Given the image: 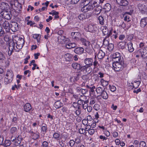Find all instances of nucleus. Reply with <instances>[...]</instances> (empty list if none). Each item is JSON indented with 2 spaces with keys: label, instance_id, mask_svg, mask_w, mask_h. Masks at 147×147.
Segmentation results:
<instances>
[{
  "label": "nucleus",
  "instance_id": "864d4df0",
  "mask_svg": "<svg viewBox=\"0 0 147 147\" xmlns=\"http://www.w3.org/2000/svg\"><path fill=\"white\" fill-rule=\"evenodd\" d=\"M60 136V135L57 133H55L53 134V137L55 139L57 140H58Z\"/></svg>",
  "mask_w": 147,
  "mask_h": 147
},
{
  "label": "nucleus",
  "instance_id": "4be33fe9",
  "mask_svg": "<svg viewBox=\"0 0 147 147\" xmlns=\"http://www.w3.org/2000/svg\"><path fill=\"white\" fill-rule=\"evenodd\" d=\"M113 58L115 59V61H120L123 60L122 58L120 57V53L118 52H116L113 54Z\"/></svg>",
  "mask_w": 147,
  "mask_h": 147
},
{
  "label": "nucleus",
  "instance_id": "f257e3e1",
  "mask_svg": "<svg viewBox=\"0 0 147 147\" xmlns=\"http://www.w3.org/2000/svg\"><path fill=\"white\" fill-rule=\"evenodd\" d=\"M124 64L123 60L115 61L113 63V68L115 71H119L123 69Z\"/></svg>",
  "mask_w": 147,
  "mask_h": 147
},
{
  "label": "nucleus",
  "instance_id": "37998d69",
  "mask_svg": "<svg viewBox=\"0 0 147 147\" xmlns=\"http://www.w3.org/2000/svg\"><path fill=\"white\" fill-rule=\"evenodd\" d=\"M42 131L45 134L46 133L47 129V126L45 125L42 126L41 127Z\"/></svg>",
  "mask_w": 147,
  "mask_h": 147
},
{
  "label": "nucleus",
  "instance_id": "09e8293b",
  "mask_svg": "<svg viewBox=\"0 0 147 147\" xmlns=\"http://www.w3.org/2000/svg\"><path fill=\"white\" fill-rule=\"evenodd\" d=\"M33 138L34 140H36L39 137V133H34L32 135Z\"/></svg>",
  "mask_w": 147,
  "mask_h": 147
},
{
  "label": "nucleus",
  "instance_id": "b1692460",
  "mask_svg": "<svg viewBox=\"0 0 147 147\" xmlns=\"http://www.w3.org/2000/svg\"><path fill=\"white\" fill-rule=\"evenodd\" d=\"M24 109L26 112L29 111L32 109L31 105L29 103H26L24 107Z\"/></svg>",
  "mask_w": 147,
  "mask_h": 147
},
{
  "label": "nucleus",
  "instance_id": "79ce46f5",
  "mask_svg": "<svg viewBox=\"0 0 147 147\" xmlns=\"http://www.w3.org/2000/svg\"><path fill=\"white\" fill-rule=\"evenodd\" d=\"M108 38L106 36L103 40V44L105 46H107L109 44V40L107 39Z\"/></svg>",
  "mask_w": 147,
  "mask_h": 147
},
{
  "label": "nucleus",
  "instance_id": "c9c22d12",
  "mask_svg": "<svg viewBox=\"0 0 147 147\" xmlns=\"http://www.w3.org/2000/svg\"><path fill=\"white\" fill-rule=\"evenodd\" d=\"M77 99H79L84 102V103L86 102V97L84 95H79V98H77Z\"/></svg>",
  "mask_w": 147,
  "mask_h": 147
},
{
  "label": "nucleus",
  "instance_id": "f8f14e48",
  "mask_svg": "<svg viewBox=\"0 0 147 147\" xmlns=\"http://www.w3.org/2000/svg\"><path fill=\"white\" fill-rule=\"evenodd\" d=\"M11 25V29L13 32H15L18 30V24L17 22H12Z\"/></svg>",
  "mask_w": 147,
  "mask_h": 147
},
{
  "label": "nucleus",
  "instance_id": "bf43d9fd",
  "mask_svg": "<svg viewBox=\"0 0 147 147\" xmlns=\"http://www.w3.org/2000/svg\"><path fill=\"white\" fill-rule=\"evenodd\" d=\"M4 34V32L3 30H2V28L0 25V36H3Z\"/></svg>",
  "mask_w": 147,
  "mask_h": 147
},
{
  "label": "nucleus",
  "instance_id": "de8ad7c7",
  "mask_svg": "<svg viewBox=\"0 0 147 147\" xmlns=\"http://www.w3.org/2000/svg\"><path fill=\"white\" fill-rule=\"evenodd\" d=\"M100 0H92V1L90 3H92V4H93L95 5V7L98 4V3H100Z\"/></svg>",
  "mask_w": 147,
  "mask_h": 147
},
{
  "label": "nucleus",
  "instance_id": "2eb2a0df",
  "mask_svg": "<svg viewBox=\"0 0 147 147\" xmlns=\"http://www.w3.org/2000/svg\"><path fill=\"white\" fill-rule=\"evenodd\" d=\"M65 61H70L73 60V56L69 53H66L63 56Z\"/></svg>",
  "mask_w": 147,
  "mask_h": 147
},
{
  "label": "nucleus",
  "instance_id": "69168bd1",
  "mask_svg": "<svg viewBox=\"0 0 147 147\" xmlns=\"http://www.w3.org/2000/svg\"><path fill=\"white\" fill-rule=\"evenodd\" d=\"M30 57L29 56H27L25 59H24V64H26L28 62V60L30 59Z\"/></svg>",
  "mask_w": 147,
  "mask_h": 147
},
{
  "label": "nucleus",
  "instance_id": "0e129e2a",
  "mask_svg": "<svg viewBox=\"0 0 147 147\" xmlns=\"http://www.w3.org/2000/svg\"><path fill=\"white\" fill-rule=\"evenodd\" d=\"M86 102L84 103L82 105L83 108L84 109H86L88 107V105L86 103Z\"/></svg>",
  "mask_w": 147,
  "mask_h": 147
},
{
  "label": "nucleus",
  "instance_id": "9b49d317",
  "mask_svg": "<svg viewBox=\"0 0 147 147\" xmlns=\"http://www.w3.org/2000/svg\"><path fill=\"white\" fill-rule=\"evenodd\" d=\"M81 41L82 44L86 47V50H88L91 48V46L90 42L83 38L81 39Z\"/></svg>",
  "mask_w": 147,
  "mask_h": 147
},
{
  "label": "nucleus",
  "instance_id": "7c9ffc66",
  "mask_svg": "<svg viewBox=\"0 0 147 147\" xmlns=\"http://www.w3.org/2000/svg\"><path fill=\"white\" fill-rule=\"evenodd\" d=\"M15 142L14 143V144L16 146L18 145L21 143V138L20 136H19L18 137L15 138Z\"/></svg>",
  "mask_w": 147,
  "mask_h": 147
},
{
  "label": "nucleus",
  "instance_id": "6e6d98bb",
  "mask_svg": "<svg viewBox=\"0 0 147 147\" xmlns=\"http://www.w3.org/2000/svg\"><path fill=\"white\" fill-rule=\"evenodd\" d=\"M87 90L85 89H81L80 91L83 94H85L87 92Z\"/></svg>",
  "mask_w": 147,
  "mask_h": 147
},
{
  "label": "nucleus",
  "instance_id": "680f3d73",
  "mask_svg": "<svg viewBox=\"0 0 147 147\" xmlns=\"http://www.w3.org/2000/svg\"><path fill=\"white\" fill-rule=\"evenodd\" d=\"M49 14L50 15H52L53 16L58 14V13L55 11H52L51 12H49Z\"/></svg>",
  "mask_w": 147,
  "mask_h": 147
},
{
  "label": "nucleus",
  "instance_id": "39448f33",
  "mask_svg": "<svg viewBox=\"0 0 147 147\" xmlns=\"http://www.w3.org/2000/svg\"><path fill=\"white\" fill-rule=\"evenodd\" d=\"M16 43V45H15V48L19 50L21 49L24 45V40L23 38L19 37Z\"/></svg>",
  "mask_w": 147,
  "mask_h": 147
},
{
  "label": "nucleus",
  "instance_id": "4d7b16f0",
  "mask_svg": "<svg viewBox=\"0 0 147 147\" xmlns=\"http://www.w3.org/2000/svg\"><path fill=\"white\" fill-rule=\"evenodd\" d=\"M5 57L3 53L0 51V60H3Z\"/></svg>",
  "mask_w": 147,
  "mask_h": 147
},
{
  "label": "nucleus",
  "instance_id": "4468645a",
  "mask_svg": "<svg viewBox=\"0 0 147 147\" xmlns=\"http://www.w3.org/2000/svg\"><path fill=\"white\" fill-rule=\"evenodd\" d=\"M58 40L60 43L63 44L66 43L67 41L69 40V39L66 38L64 36L60 35L58 37Z\"/></svg>",
  "mask_w": 147,
  "mask_h": 147
},
{
  "label": "nucleus",
  "instance_id": "1a4fd4ad",
  "mask_svg": "<svg viewBox=\"0 0 147 147\" xmlns=\"http://www.w3.org/2000/svg\"><path fill=\"white\" fill-rule=\"evenodd\" d=\"M10 4L12 7L14 9L20 7L21 6V5L19 3L18 1L16 0H11Z\"/></svg>",
  "mask_w": 147,
  "mask_h": 147
},
{
  "label": "nucleus",
  "instance_id": "ea45409f",
  "mask_svg": "<svg viewBox=\"0 0 147 147\" xmlns=\"http://www.w3.org/2000/svg\"><path fill=\"white\" fill-rule=\"evenodd\" d=\"M54 106L57 109L60 108L61 106V104L60 102L57 101L55 103Z\"/></svg>",
  "mask_w": 147,
  "mask_h": 147
},
{
  "label": "nucleus",
  "instance_id": "412c9836",
  "mask_svg": "<svg viewBox=\"0 0 147 147\" xmlns=\"http://www.w3.org/2000/svg\"><path fill=\"white\" fill-rule=\"evenodd\" d=\"M105 55V53L102 50H99L97 53V57L98 59H103Z\"/></svg>",
  "mask_w": 147,
  "mask_h": 147
},
{
  "label": "nucleus",
  "instance_id": "9d476101",
  "mask_svg": "<svg viewBox=\"0 0 147 147\" xmlns=\"http://www.w3.org/2000/svg\"><path fill=\"white\" fill-rule=\"evenodd\" d=\"M138 9L142 13L147 12V7L146 5L140 4L138 5Z\"/></svg>",
  "mask_w": 147,
  "mask_h": 147
},
{
  "label": "nucleus",
  "instance_id": "72a5a7b5",
  "mask_svg": "<svg viewBox=\"0 0 147 147\" xmlns=\"http://www.w3.org/2000/svg\"><path fill=\"white\" fill-rule=\"evenodd\" d=\"M33 37L34 39L36 40L38 42H40L41 38L40 35L37 34H34L33 35Z\"/></svg>",
  "mask_w": 147,
  "mask_h": 147
},
{
  "label": "nucleus",
  "instance_id": "423d86ee",
  "mask_svg": "<svg viewBox=\"0 0 147 147\" xmlns=\"http://www.w3.org/2000/svg\"><path fill=\"white\" fill-rule=\"evenodd\" d=\"M9 45V51L8 52V54L9 55H11L13 50L16 51H18L15 48L16 43L13 41L11 42Z\"/></svg>",
  "mask_w": 147,
  "mask_h": 147
},
{
  "label": "nucleus",
  "instance_id": "a211bd4d",
  "mask_svg": "<svg viewBox=\"0 0 147 147\" xmlns=\"http://www.w3.org/2000/svg\"><path fill=\"white\" fill-rule=\"evenodd\" d=\"M71 36L73 38L78 40L80 37L81 34L79 32H72L71 33Z\"/></svg>",
  "mask_w": 147,
  "mask_h": 147
},
{
  "label": "nucleus",
  "instance_id": "c85d7f7f",
  "mask_svg": "<svg viewBox=\"0 0 147 147\" xmlns=\"http://www.w3.org/2000/svg\"><path fill=\"white\" fill-rule=\"evenodd\" d=\"M72 67L74 69L78 70H80L81 71V67L82 66H80V64L77 63H74L72 64Z\"/></svg>",
  "mask_w": 147,
  "mask_h": 147
},
{
  "label": "nucleus",
  "instance_id": "aec40b11",
  "mask_svg": "<svg viewBox=\"0 0 147 147\" xmlns=\"http://www.w3.org/2000/svg\"><path fill=\"white\" fill-rule=\"evenodd\" d=\"M118 4L121 6H125L128 4L127 0H116Z\"/></svg>",
  "mask_w": 147,
  "mask_h": 147
},
{
  "label": "nucleus",
  "instance_id": "5701e85b",
  "mask_svg": "<svg viewBox=\"0 0 147 147\" xmlns=\"http://www.w3.org/2000/svg\"><path fill=\"white\" fill-rule=\"evenodd\" d=\"M124 20L128 22L131 21V14L130 13L127 12L124 15Z\"/></svg>",
  "mask_w": 147,
  "mask_h": 147
},
{
  "label": "nucleus",
  "instance_id": "774afa93",
  "mask_svg": "<svg viewBox=\"0 0 147 147\" xmlns=\"http://www.w3.org/2000/svg\"><path fill=\"white\" fill-rule=\"evenodd\" d=\"M112 134H113V136L114 138H116L118 136V133L117 132H116V131L113 132Z\"/></svg>",
  "mask_w": 147,
  "mask_h": 147
},
{
  "label": "nucleus",
  "instance_id": "8fccbe9b",
  "mask_svg": "<svg viewBox=\"0 0 147 147\" xmlns=\"http://www.w3.org/2000/svg\"><path fill=\"white\" fill-rule=\"evenodd\" d=\"M109 88L110 90L112 92H115L116 91V87L114 86H111L110 85H109Z\"/></svg>",
  "mask_w": 147,
  "mask_h": 147
},
{
  "label": "nucleus",
  "instance_id": "20e7f679",
  "mask_svg": "<svg viewBox=\"0 0 147 147\" xmlns=\"http://www.w3.org/2000/svg\"><path fill=\"white\" fill-rule=\"evenodd\" d=\"M1 14L5 19L9 20L11 19V14L9 11L4 10L1 12Z\"/></svg>",
  "mask_w": 147,
  "mask_h": 147
},
{
  "label": "nucleus",
  "instance_id": "cd10ccee",
  "mask_svg": "<svg viewBox=\"0 0 147 147\" xmlns=\"http://www.w3.org/2000/svg\"><path fill=\"white\" fill-rule=\"evenodd\" d=\"M84 49L82 47H78L76 49L74 50V52L78 54H81L83 53Z\"/></svg>",
  "mask_w": 147,
  "mask_h": 147
},
{
  "label": "nucleus",
  "instance_id": "a19ab883",
  "mask_svg": "<svg viewBox=\"0 0 147 147\" xmlns=\"http://www.w3.org/2000/svg\"><path fill=\"white\" fill-rule=\"evenodd\" d=\"M10 133L11 134H16L17 132V128L16 127H13L10 129Z\"/></svg>",
  "mask_w": 147,
  "mask_h": 147
},
{
  "label": "nucleus",
  "instance_id": "393cba45",
  "mask_svg": "<svg viewBox=\"0 0 147 147\" xmlns=\"http://www.w3.org/2000/svg\"><path fill=\"white\" fill-rule=\"evenodd\" d=\"M147 24V18H144L141 19L140 25L141 27H144Z\"/></svg>",
  "mask_w": 147,
  "mask_h": 147
},
{
  "label": "nucleus",
  "instance_id": "4c0bfd02",
  "mask_svg": "<svg viewBox=\"0 0 147 147\" xmlns=\"http://www.w3.org/2000/svg\"><path fill=\"white\" fill-rule=\"evenodd\" d=\"M96 90L97 93L99 94H101L104 91V88L100 87L97 88Z\"/></svg>",
  "mask_w": 147,
  "mask_h": 147
},
{
  "label": "nucleus",
  "instance_id": "49530a36",
  "mask_svg": "<svg viewBox=\"0 0 147 147\" xmlns=\"http://www.w3.org/2000/svg\"><path fill=\"white\" fill-rule=\"evenodd\" d=\"M98 20L100 24L101 25H103L104 24V19L102 16H99L98 17Z\"/></svg>",
  "mask_w": 147,
  "mask_h": 147
},
{
  "label": "nucleus",
  "instance_id": "5fc2aeb1",
  "mask_svg": "<svg viewBox=\"0 0 147 147\" xmlns=\"http://www.w3.org/2000/svg\"><path fill=\"white\" fill-rule=\"evenodd\" d=\"M146 146V143L142 141L140 143V147H145Z\"/></svg>",
  "mask_w": 147,
  "mask_h": 147
},
{
  "label": "nucleus",
  "instance_id": "c03bdc74",
  "mask_svg": "<svg viewBox=\"0 0 147 147\" xmlns=\"http://www.w3.org/2000/svg\"><path fill=\"white\" fill-rule=\"evenodd\" d=\"M77 109H78L75 111V113L78 116L80 115L81 113L80 107L79 106H78Z\"/></svg>",
  "mask_w": 147,
  "mask_h": 147
},
{
  "label": "nucleus",
  "instance_id": "f3484780",
  "mask_svg": "<svg viewBox=\"0 0 147 147\" xmlns=\"http://www.w3.org/2000/svg\"><path fill=\"white\" fill-rule=\"evenodd\" d=\"M84 63L86 65L85 66H90L92 65L93 63V59L90 58H86L84 60Z\"/></svg>",
  "mask_w": 147,
  "mask_h": 147
},
{
  "label": "nucleus",
  "instance_id": "dca6fc26",
  "mask_svg": "<svg viewBox=\"0 0 147 147\" xmlns=\"http://www.w3.org/2000/svg\"><path fill=\"white\" fill-rule=\"evenodd\" d=\"M9 7V5L7 3L4 2L0 3V9L3 11L6 10Z\"/></svg>",
  "mask_w": 147,
  "mask_h": 147
},
{
  "label": "nucleus",
  "instance_id": "7ed1b4c3",
  "mask_svg": "<svg viewBox=\"0 0 147 147\" xmlns=\"http://www.w3.org/2000/svg\"><path fill=\"white\" fill-rule=\"evenodd\" d=\"M95 7V5H94L92 4V3L89 2L82 7L81 10L83 12H86L92 11Z\"/></svg>",
  "mask_w": 147,
  "mask_h": 147
},
{
  "label": "nucleus",
  "instance_id": "a878e982",
  "mask_svg": "<svg viewBox=\"0 0 147 147\" xmlns=\"http://www.w3.org/2000/svg\"><path fill=\"white\" fill-rule=\"evenodd\" d=\"M66 47L68 49H71L76 47V44L74 43H66Z\"/></svg>",
  "mask_w": 147,
  "mask_h": 147
},
{
  "label": "nucleus",
  "instance_id": "052dcab7",
  "mask_svg": "<svg viewBox=\"0 0 147 147\" xmlns=\"http://www.w3.org/2000/svg\"><path fill=\"white\" fill-rule=\"evenodd\" d=\"M48 146V143L47 141H44L42 144L43 147H47Z\"/></svg>",
  "mask_w": 147,
  "mask_h": 147
},
{
  "label": "nucleus",
  "instance_id": "6ab92c4d",
  "mask_svg": "<svg viewBox=\"0 0 147 147\" xmlns=\"http://www.w3.org/2000/svg\"><path fill=\"white\" fill-rule=\"evenodd\" d=\"M3 26L7 32L9 31L10 27L8 21H5L3 22Z\"/></svg>",
  "mask_w": 147,
  "mask_h": 147
},
{
  "label": "nucleus",
  "instance_id": "c756f323",
  "mask_svg": "<svg viewBox=\"0 0 147 147\" xmlns=\"http://www.w3.org/2000/svg\"><path fill=\"white\" fill-rule=\"evenodd\" d=\"M111 7V5L109 3H106L103 6V8L105 10L106 12H108L110 11Z\"/></svg>",
  "mask_w": 147,
  "mask_h": 147
},
{
  "label": "nucleus",
  "instance_id": "ddd939ff",
  "mask_svg": "<svg viewBox=\"0 0 147 147\" xmlns=\"http://www.w3.org/2000/svg\"><path fill=\"white\" fill-rule=\"evenodd\" d=\"M96 27L95 25L92 24H90L88 26L86 30L88 32H93L96 30Z\"/></svg>",
  "mask_w": 147,
  "mask_h": 147
},
{
  "label": "nucleus",
  "instance_id": "603ef678",
  "mask_svg": "<svg viewBox=\"0 0 147 147\" xmlns=\"http://www.w3.org/2000/svg\"><path fill=\"white\" fill-rule=\"evenodd\" d=\"M11 144V141L9 140H5V144L6 146H9Z\"/></svg>",
  "mask_w": 147,
  "mask_h": 147
},
{
  "label": "nucleus",
  "instance_id": "f704fd0d",
  "mask_svg": "<svg viewBox=\"0 0 147 147\" xmlns=\"http://www.w3.org/2000/svg\"><path fill=\"white\" fill-rule=\"evenodd\" d=\"M140 83L141 82L139 81H134L132 84L134 88H137L138 87Z\"/></svg>",
  "mask_w": 147,
  "mask_h": 147
},
{
  "label": "nucleus",
  "instance_id": "bb28decb",
  "mask_svg": "<svg viewBox=\"0 0 147 147\" xmlns=\"http://www.w3.org/2000/svg\"><path fill=\"white\" fill-rule=\"evenodd\" d=\"M128 47V51L130 52H132L134 50V48L133 47V44L131 42H129L127 45Z\"/></svg>",
  "mask_w": 147,
  "mask_h": 147
},
{
  "label": "nucleus",
  "instance_id": "e433bc0d",
  "mask_svg": "<svg viewBox=\"0 0 147 147\" xmlns=\"http://www.w3.org/2000/svg\"><path fill=\"white\" fill-rule=\"evenodd\" d=\"M100 82L101 85L103 87H105L108 84V82L104 80L103 79H102L100 80Z\"/></svg>",
  "mask_w": 147,
  "mask_h": 147
},
{
  "label": "nucleus",
  "instance_id": "2f4dec72",
  "mask_svg": "<svg viewBox=\"0 0 147 147\" xmlns=\"http://www.w3.org/2000/svg\"><path fill=\"white\" fill-rule=\"evenodd\" d=\"M138 52L140 53L141 56L142 58H145L147 57V53L146 52H145V51H144V49L143 51L140 50V51H139Z\"/></svg>",
  "mask_w": 147,
  "mask_h": 147
},
{
  "label": "nucleus",
  "instance_id": "338daca9",
  "mask_svg": "<svg viewBox=\"0 0 147 147\" xmlns=\"http://www.w3.org/2000/svg\"><path fill=\"white\" fill-rule=\"evenodd\" d=\"M75 144V141L73 140H71L69 142V145L71 146H73Z\"/></svg>",
  "mask_w": 147,
  "mask_h": 147
},
{
  "label": "nucleus",
  "instance_id": "3c124183",
  "mask_svg": "<svg viewBox=\"0 0 147 147\" xmlns=\"http://www.w3.org/2000/svg\"><path fill=\"white\" fill-rule=\"evenodd\" d=\"M88 133L90 135H92L95 133V130L94 129H91L88 131Z\"/></svg>",
  "mask_w": 147,
  "mask_h": 147
},
{
  "label": "nucleus",
  "instance_id": "a18cd8bd",
  "mask_svg": "<svg viewBox=\"0 0 147 147\" xmlns=\"http://www.w3.org/2000/svg\"><path fill=\"white\" fill-rule=\"evenodd\" d=\"M108 49L109 51H112L114 48L113 45L112 43H110L108 45Z\"/></svg>",
  "mask_w": 147,
  "mask_h": 147
},
{
  "label": "nucleus",
  "instance_id": "58836bf2",
  "mask_svg": "<svg viewBox=\"0 0 147 147\" xmlns=\"http://www.w3.org/2000/svg\"><path fill=\"white\" fill-rule=\"evenodd\" d=\"M102 98L105 99H106L108 98V95L107 93L105 91H103V92L101 94Z\"/></svg>",
  "mask_w": 147,
  "mask_h": 147
},
{
  "label": "nucleus",
  "instance_id": "f03ea898",
  "mask_svg": "<svg viewBox=\"0 0 147 147\" xmlns=\"http://www.w3.org/2000/svg\"><path fill=\"white\" fill-rule=\"evenodd\" d=\"M13 71L11 70H7L4 79L5 84H7L11 83L13 80Z\"/></svg>",
  "mask_w": 147,
  "mask_h": 147
},
{
  "label": "nucleus",
  "instance_id": "e2e57ef3",
  "mask_svg": "<svg viewBox=\"0 0 147 147\" xmlns=\"http://www.w3.org/2000/svg\"><path fill=\"white\" fill-rule=\"evenodd\" d=\"M85 132V130L83 128H80L79 130V132L80 134H83Z\"/></svg>",
  "mask_w": 147,
  "mask_h": 147
},
{
  "label": "nucleus",
  "instance_id": "6e6552de",
  "mask_svg": "<svg viewBox=\"0 0 147 147\" xmlns=\"http://www.w3.org/2000/svg\"><path fill=\"white\" fill-rule=\"evenodd\" d=\"M91 66H90L85 65L82 66L81 68V71L85 73L89 74L92 71V70Z\"/></svg>",
  "mask_w": 147,
  "mask_h": 147
},
{
  "label": "nucleus",
  "instance_id": "473e14b6",
  "mask_svg": "<svg viewBox=\"0 0 147 147\" xmlns=\"http://www.w3.org/2000/svg\"><path fill=\"white\" fill-rule=\"evenodd\" d=\"M95 7L94 13L96 15H98L101 11V7L100 6H98Z\"/></svg>",
  "mask_w": 147,
  "mask_h": 147
},
{
  "label": "nucleus",
  "instance_id": "13d9d810",
  "mask_svg": "<svg viewBox=\"0 0 147 147\" xmlns=\"http://www.w3.org/2000/svg\"><path fill=\"white\" fill-rule=\"evenodd\" d=\"M79 19L80 20H82L85 18V16L81 14H80L78 16Z\"/></svg>",
  "mask_w": 147,
  "mask_h": 147
},
{
  "label": "nucleus",
  "instance_id": "0eeeda50",
  "mask_svg": "<svg viewBox=\"0 0 147 147\" xmlns=\"http://www.w3.org/2000/svg\"><path fill=\"white\" fill-rule=\"evenodd\" d=\"M101 29L102 30L104 35L106 36V37H109L112 34L111 31H110L109 32V30L107 26H102L101 27Z\"/></svg>",
  "mask_w": 147,
  "mask_h": 147
}]
</instances>
